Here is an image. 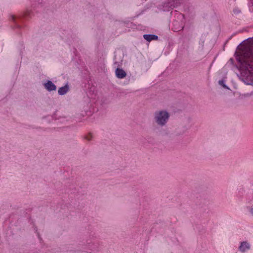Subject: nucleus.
<instances>
[{
	"mask_svg": "<svg viewBox=\"0 0 253 253\" xmlns=\"http://www.w3.org/2000/svg\"><path fill=\"white\" fill-rule=\"evenodd\" d=\"M237 60L240 63L241 67L247 70L249 77L253 83V45H246L241 48L236 56Z\"/></svg>",
	"mask_w": 253,
	"mask_h": 253,
	"instance_id": "f257e3e1",
	"label": "nucleus"
},
{
	"mask_svg": "<svg viewBox=\"0 0 253 253\" xmlns=\"http://www.w3.org/2000/svg\"><path fill=\"white\" fill-rule=\"evenodd\" d=\"M169 118V114L166 111H159L155 113V121L160 126H165L168 121Z\"/></svg>",
	"mask_w": 253,
	"mask_h": 253,
	"instance_id": "f03ea898",
	"label": "nucleus"
},
{
	"mask_svg": "<svg viewBox=\"0 0 253 253\" xmlns=\"http://www.w3.org/2000/svg\"><path fill=\"white\" fill-rule=\"evenodd\" d=\"M44 86L48 91H51L56 89V86L50 81H48L46 83L44 84Z\"/></svg>",
	"mask_w": 253,
	"mask_h": 253,
	"instance_id": "7ed1b4c3",
	"label": "nucleus"
},
{
	"mask_svg": "<svg viewBox=\"0 0 253 253\" xmlns=\"http://www.w3.org/2000/svg\"><path fill=\"white\" fill-rule=\"evenodd\" d=\"M117 77L119 79H123L126 76V74L122 69L117 68L115 71Z\"/></svg>",
	"mask_w": 253,
	"mask_h": 253,
	"instance_id": "20e7f679",
	"label": "nucleus"
},
{
	"mask_svg": "<svg viewBox=\"0 0 253 253\" xmlns=\"http://www.w3.org/2000/svg\"><path fill=\"white\" fill-rule=\"evenodd\" d=\"M250 249V244L247 242L241 243V245L239 247V250L242 252H245Z\"/></svg>",
	"mask_w": 253,
	"mask_h": 253,
	"instance_id": "39448f33",
	"label": "nucleus"
},
{
	"mask_svg": "<svg viewBox=\"0 0 253 253\" xmlns=\"http://www.w3.org/2000/svg\"><path fill=\"white\" fill-rule=\"evenodd\" d=\"M143 38L148 42H151L153 40H157L158 37L155 35L145 34L143 35Z\"/></svg>",
	"mask_w": 253,
	"mask_h": 253,
	"instance_id": "423d86ee",
	"label": "nucleus"
},
{
	"mask_svg": "<svg viewBox=\"0 0 253 253\" xmlns=\"http://www.w3.org/2000/svg\"><path fill=\"white\" fill-rule=\"evenodd\" d=\"M69 86L66 84L65 86L61 87L59 88L58 94L61 95H64L69 91Z\"/></svg>",
	"mask_w": 253,
	"mask_h": 253,
	"instance_id": "0eeeda50",
	"label": "nucleus"
},
{
	"mask_svg": "<svg viewBox=\"0 0 253 253\" xmlns=\"http://www.w3.org/2000/svg\"><path fill=\"white\" fill-rule=\"evenodd\" d=\"M90 250L92 252H95L99 251V246L97 243L93 244L92 245H89Z\"/></svg>",
	"mask_w": 253,
	"mask_h": 253,
	"instance_id": "6e6552de",
	"label": "nucleus"
},
{
	"mask_svg": "<svg viewBox=\"0 0 253 253\" xmlns=\"http://www.w3.org/2000/svg\"><path fill=\"white\" fill-rule=\"evenodd\" d=\"M18 18H17V17H16L14 15L11 16V19L13 21V22H14L15 25V28H20V25L18 24V21H17V20Z\"/></svg>",
	"mask_w": 253,
	"mask_h": 253,
	"instance_id": "1a4fd4ad",
	"label": "nucleus"
},
{
	"mask_svg": "<svg viewBox=\"0 0 253 253\" xmlns=\"http://www.w3.org/2000/svg\"><path fill=\"white\" fill-rule=\"evenodd\" d=\"M250 10L253 12V0H250L249 2Z\"/></svg>",
	"mask_w": 253,
	"mask_h": 253,
	"instance_id": "9d476101",
	"label": "nucleus"
},
{
	"mask_svg": "<svg viewBox=\"0 0 253 253\" xmlns=\"http://www.w3.org/2000/svg\"><path fill=\"white\" fill-rule=\"evenodd\" d=\"M92 138V135L91 133H89L88 135H87L85 137V138L88 141L91 140Z\"/></svg>",
	"mask_w": 253,
	"mask_h": 253,
	"instance_id": "9b49d317",
	"label": "nucleus"
},
{
	"mask_svg": "<svg viewBox=\"0 0 253 253\" xmlns=\"http://www.w3.org/2000/svg\"><path fill=\"white\" fill-rule=\"evenodd\" d=\"M219 84L220 85H222L224 87L226 88V85L224 84V81H221V80H220V81H219Z\"/></svg>",
	"mask_w": 253,
	"mask_h": 253,
	"instance_id": "f8f14e48",
	"label": "nucleus"
},
{
	"mask_svg": "<svg viewBox=\"0 0 253 253\" xmlns=\"http://www.w3.org/2000/svg\"><path fill=\"white\" fill-rule=\"evenodd\" d=\"M250 211L252 215H253V206L251 207Z\"/></svg>",
	"mask_w": 253,
	"mask_h": 253,
	"instance_id": "ddd939ff",
	"label": "nucleus"
}]
</instances>
